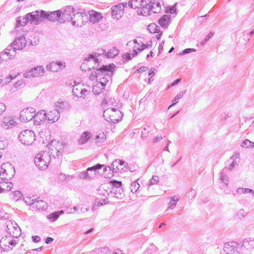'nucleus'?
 <instances>
[{
	"label": "nucleus",
	"mask_w": 254,
	"mask_h": 254,
	"mask_svg": "<svg viewBox=\"0 0 254 254\" xmlns=\"http://www.w3.org/2000/svg\"><path fill=\"white\" fill-rule=\"evenodd\" d=\"M195 50L193 49H187L183 51V53L184 54H188L189 53H190L192 52H194Z\"/></svg>",
	"instance_id": "obj_54"
},
{
	"label": "nucleus",
	"mask_w": 254,
	"mask_h": 254,
	"mask_svg": "<svg viewBox=\"0 0 254 254\" xmlns=\"http://www.w3.org/2000/svg\"><path fill=\"white\" fill-rule=\"evenodd\" d=\"M181 80V79H180V78L176 79L172 83H171V85L168 86V88H169L171 86H174L175 85L178 84Z\"/></svg>",
	"instance_id": "obj_53"
},
{
	"label": "nucleus",
	"mask_w": 254,
	"mask_h": 254,
	"mask_svg": "<svg viewBox=\"0 0 254 254\" xmlns=\"http://www.w3.org/2000/svg\"><path fill=\"white\" fill-rule=\"evenodd\" d=\"M127 3H119L111 8V16L113 19H119L123 15Z\"/></svg>",
	"instance_id": "obj_14"
},
{
	"label": "nucleus",
	"mask_w": 254,
	"mask_h": 254,
	"mask_svg": "<svg viewBox=\"0 0 254 254\" xmlns=\"http://www.w3.org/2000/svg\"><path fill=\"white\" fill-rule=\"evenodd\" d=\"M15 245V242L10 237H3L0 241V247L4 250H8Z\"/></svg>",
	"instance_id": "obj_21"
},
{
	"label": "nucleus",
	"mask_w": 254,
	"mask_h": 254,
	"mask_svg": "<svg viewBox=\"0 0 254 254\" xmlns=\"http://www.w3.org/2000/svg\"><path fill=\"white\" fill-rule=\"evenodd\" d=\"M177 201L175 200L174 199L172 198L170 203L171 206L175 205L176 204Z\"/></svg>",
	"instance_id": "obj_58"
},
{
	"label": "nucleus",
	"mask_w": 254,
	"mask_h": 254,
	"mask_svg": "<svg viewBox=\"0 0 254 254\" xmlns=\"http://www.w3.org/2000/svg\"><path fill=\"white\" fill-rule=\"evenodd\" d=\"M20 74V73L18 71L10 73L4 78V82L5 83H10L11 81L15 79Z\"/></svg>",
	"instance_id": "obj_37"
},
{
	"label": "nucleus",
	"mask_w": 254,
	"mask_h": 254,
	"mask_svg": "<svg viewBox=\"0 0 254 254\" xmlns=\"http://www.w3.org/2000/svg\"><path fill=\"white\" fill-rule=\"evenodd\" d=\"M63 213V211H61L56 212L55 213H52L50 214L48 216V218L49 219H50L53 221H55V220H56L58 219L60 214H62Z\"/></svg>",
	"instance_id": "obj_44"
},
{
	"label": "nucleus",
	"mask_w": 254,
	"mask_h": 254,
	"mask_svg": "<svg viewBox=\"0 0 254 254\" xmlns=\"http://www.w3.org/2000/svg\"><path fill=\"white\" fill-rule=\"evenodd\" d=\"M103 165L97 164L92 167L88 168L87 169V172L85 174L86 178H90L95 175V171L97 170L101 169Z\"/></svg>",
	"instance_id": "obj_31"
},
{
	"label": "nucleus",
	"mask_w": 254,
	"mask_h": 254,
	"mask_svg": "<svg viewBox=\"0 0 254 254\" xmlns=\"http://www.w3.org/2000/svg\"><path fill=\"white\" fill-rule=\"evenodd\" d=\"M176 12V5L168 6L166 9V12L170 14L175 13Z\"/></svg>",
	"instance_id": "obj_49"
},
{
	"label": "nucleus",
	"mask_w": 254,
	"mask_h": 254,
	"mask_svg": "<svg viewBox=\"0 0 254 254\" xmlns=\"http://www.w3.org/2000/svg\"><path fill=\"white\" fill-rule=\"evenodd\" d=\"M115 68V65L113 64L103 65L101 67L98 68L96 71L92 72L90 75V78L91 80L94 79V77H98L99 79L107 78V73H113Z\"/></svg>",
	"instance_id": "obj_3"
},
{
	"label": "nucleus",
	"mask_w": 254,
	"mask_h": 254,
	"mask_svg": "<svg viewBox=\"0 0 254 254\" xmlns=\"http://www.w3.org/2000/svg\"><path fill=\"white\" fill-rule=\"evenodd\" d=\"M155 178V180H158V177L157 176H153V178Z\"/></svg>",
	"instance_id": "obj_63"
},
{
	"label": "nucleus",
	"mask_w": 254,
	"mask_h": 254,
	"mask_svg": "<svg viewBox=\"0 0 254 254\" xmlns=\"http://www.w3.org/2000/svg\"><path fill=\"white\" fill-rule=\"evenodd\" d=\"M137 13L140 15L146 16L149 15L151 11L149 3H148V4H146V1H145V4H143V5L141 6L139 10H137Z\"/></svg>",
	"instance_id": "obj_30"
},
{
	"label": "nucleus",
	"mask_w": 254,
	"mask_h": 254,
	"mask_svg": "<svg viewBox=\"0 0 254 254\" xmlns=\"http://www.w3.org/2000/svg\"><path fill=\"white\" fill-rule=\"evenodd\" d=\"M109 104L116 108L110 107L104 111V117L108 122L113 123H118L123 118V114L120 110L121 105L114 99L109 101Z\"/></svg>",
	"instance_id": "obj_1"
},
{
	"label": "nucleus",
	"mask_w": 254,
	"mask_h": 254,
	"mask_svg": "<svg viewBox=\"0 0 254 254\" xmlns=\"http://www.w3.org/2000/svg\"><path fill=\"white\" fill-rule=\"evenodd\" d=\"M90 133L88 132H83L81 136H80V138L79 139V143L81 144H83L87 142L88 139L90 138Z\"/></svg>",
	"instance_id": "obj_41"
},
{
	"label": "nucleus",
	"mask_w": 254,
	"mask_h": 254,
	"mask_svg": "<svg viewBox=\"0 0 254 254\" xmlns=\"http://www.w3.org/2000/svg\"><path fill=\"white\" fill-rule=\"evenodd\" d=\"M26 85V82L23 79H20L17 80L14 83V87L16 89H20L24 87Z\"/></svg>",
	"instance_id": "obj_43"
},
{
	"label": "nucleus",
	"mask_w": 254,
	"mask_h": 254,
	"mask_svg": "<svg viewBox=\"0 0 254 254\" xmlns=\"http://www.w3.org/2000/svg\"><path fill=\"white\" fill-rule=\"evenodd\" d=\"M6 109L5 105L4 103H0V115H1Z\"/></svg>",
	"instance_id": "obj_52"
},
{
	"label": "nucleus",
	"mask_w": 254,
	"mask_h": 254,
	"mask_svg": "<svg viewBox=\"0 0 254 254\" xmlns=\"http://www.w3.org/2000/svg\"><path fill=\"white\" fill-rule=\"evenodd\" d=\"M22 198V195L19 191H15L12 194V199L14 201L21 200Z\"/></svg>",
	"instance_id": "obj_45"
},
{
	"label": "nucleus",
	"mask_w": 254,
	"mask_h": 254,
	"mask_svg": "<svg viewBox=\"0 0 254 254\" xmlns=\"http://www.w3.org/2000/svg\"><path fill=\"white\" fill-rule=\"evenodd\" d=\"M174 48L172 47L169 51V53H171L174 50Z\"/></svg>",
	"instance_id": "obj_62"
},
{
	"label": "nucleus",
	"mask_w": 254,
	"mask_h": 254,
	"mask_svg": "<svg viewBox=\"0 0 254 254\" xmlns=\"http://www.w3.org/2000/svg\"><path fill=\"white\" fill-rule=\"evenodd\" d=\"M88 20L87 14L85 12H77L73 14L70 21L73 25L81 26L84 23H86Z\"/></svg>",
	"instance_id": "obj_10"
},
{
	"label": "nucleus",
	"mask_w": 254,
	"mask_h": 254,
	"mask_svg": "<svg viewBox=\"0 0 254 254\" xmlns=\"http://www.w3.org/2000/svg\"><path fill=\"white\" fill-rule=\"evenodd\" d=\"M151 46L152 42L151 41H149V43L148 44L145 45L142 44L141 46H140L139 43H137L136 41H134L133 43L130 44L128 46L129 49V52L125 54L123 56L124 58L129 60L137 55L139 51H140L144 49L148 48Z\"/></svg>",
	"instance_id": "obj_4"
},
{
	"label": "nucleus",
	"mask_w": 254,
	"mask_h": 254,
	"mask_svg": "<svg viewBox=\"0 0 254 254\" xmlns=\"http://www.w3.org/2000/svg\"><path fill=\"white\" fill-rule=\"evenodd\" d=\"M7 146V143L6 141H2L0 140V150L5 149Z\"/></svg>",
	"instance_id": "obj_51"
},
{
	"label": "nucleus",
	"mask_w": 254,
	"mask_h": 254,
	"mask_svg": "<svg viewBox=\"0 0 254 254\" xmlns=\"http://www.w3.org/2000/svg\"><path fill=\"white\" fill-rule=\"evenodd\" d=\"M99 55L95 52L89 54L85 57L83 62L81 65L82 70L87 71L94 68L98 63V57Z\"/></svg>",
	"instance_id": "obj_5"
},
{
	"label": "nucleus",
	"mask_w": 254,
	"mask_h": 254,
	"mask_svg": "<svg viewBox=\"0 0 254 254\" xmlns=\"http://www.w3.org/2000/svg\"><path fill=\"white\" fill-rule=\"evenodd\" d=\"M32 238H33V241H34L35 242H38L40 240V237L37 236H33Z\"/></svg>",
	"instance_id": "obj_55"
},
{
	"label": "nucleus",
	"mask_w": 254,
	"mask_h": 254,
	"mask_svg": "<svg viewBox=\"0 0 254 254\" xmlns=\"http://www.w3.org/2000/svg\"><path fill=\"white\" fill-rule=\"evenodd\" d=\"M15 173L14 166L8 162L3 163L0 169V177L2 180H10Z\"/></svg>",
	"instance_id": "obj_6"
},
{
	"label": "nucleus",
	"mask_w": 254,
	"mask_h": 254,
	"mask_svg": "<svg viewBox=\"0 0 254 254\" xmlns=\"http://www.w3.org/2000/svg\"><path fill=\"white\" fill-rule=\"evenodd\" d=\"M15 52L13 50L11 51L10 49H6L2 52L1 55L6 59H10L15 56Z\"/></svg>",
	"instance_id": "obj_38"
},
{
	"label": "nucleus",
	"mask_w": 254,
	"mask_h": 254,
	"mask_svg": "<svg viewBox=\"0 0 254 254\" xmlns=\"http://www.w3.org/2000/svg\"><path fill=\"white\" fill-rule=\"evenodd\" d=\"M158 24L162 27L167 28L171 22L170 15H164L158 20Z\"/></svg>",
	"instance_id": "obj_32"
},
{
	"label": "nucleus",
	"mask_w": 254,
	"mask_h": 254,
	"mask_svg": "<svg viewBox=\"0 0 254 254\" xmlns=\"http://www.w3.org/2000/svg\"><path fill=\"white\" fill-rule=\"evenodd\" d=\"M50 162V157L46 153H39L35 158V164L41 170L46 169Z\"/></svg>",
	"instance_id": "obj_8"
},
{
	"label": "nucleus",
	"mask_w": 254,
	"mask_h": 254,
	"mask_svg": "<svg viewBox=\"0 0 254 254\" xmlns=\"http://www.w3.org/2000/svg\"><path fill=\"white\" fill-rule=\"evenodd\" d=\"M26 45V40L25 37L21 36L16 38L14 41L11 44L10 48L14 51L22 50Z\"/></svg>",
	"instance_id": "obj_17"
},
{
	"label": "nucleus",
	"mask_w": 254,
	"mask_h": 254,
	"mask_svg": "<svg viewBox=\"0 0 254 254\" xmlns=\"http://www.w3.org/2000/svg\"><path fill=\"white\" fill-rule=\"evenodd\" d=\"M151 74H153V75H154V69H150L149 70V71H148V73H147V75H150Z\"/></svg>",
	"instance_id": "obj_59"
},
{
	"label": "nucleus",
	"mask_w": 254,
	"mask_h": 254,
	"mask_svg": "<svg viewBox=\"0 0 254 254\" xmlns=\"http://www.w3.org/2000/svg\"><path fill=\"white\" fill-rule=\"evenodd\" d=\"M145 1L144 0H131L128 2V4L130 7L139 10L145 4Z\"/></svg>",
	"instance_id": "obj_34"
},
{
	"label": "nucleus",
	"mask_w": 254,
	"mask_h": 254,
	"mask_svg": "<svg viewBox=\"0 0 254 254\" xmlns=\"http://www.w3.org/2000/svg\"><path fill=\"white\" fill-rule=\"evenodd\" d=\"M109 195V193L106 192V194L104 198H102L101 196V194H99V197L96 200L94 204L93 205V207L95 208L96 207L101 206L103 204H105L107 203L108 198L107 196Z\"/></svg>",
	"instance_id": "obj_33"
},
{
	"label": "nucleus",
	"mask_w": 254,
	"mask_h": 254,
	"mask_svg": "<svg viewBox=\"0 0 254 254\" xmlns=\"http://www.w3.org/2000/svg\"><path fill=\"white\" fill-rule=\"evenodd\" d=\"M65 67V63L60 61L53 62L47 65V69L52 72H58Z\"/></svg>",
	"instance_id": "obj_20"
},
{
	"label": "nucleus",
	"mask_w": 254,
	"mask_h": 254,
	"mask_svg": "<svg viewBox=\"0 0 254 254\" xmlns=\"http://www.w3.org/2000/svg\"><path fill=\"white\" fill-rule=\"evenodd\" d=\"M46 112L44 110H41L36 112H35V115L32 119V121L35 125H40L45 120L46 117Z\"/></svg>",
	"instance_id": "obj_26"
},
{
	"label": "nucleus",
	"mask_w": 254,
	"mask_h": 254,
	"mask_svg": "<svg viewBox=\"0 0 254 254\" xmlns=\"http://www.w3.org/2000/svg\"><path fill=\"white\" fill-rule=\"evenodd\" d=\"M139 185L138 183L137 182V181H135L133 182L130 186V191L134 193L137 191V190L139 189Z\"/></svg>",
	"instance_id": "obj_47"
},
{
	"label": "nucleus",
	"mask_w": 254,
	"mask_h": 254,
	"mask_svg": "<svg viewBox=\"0 0 254 254\" xmlns=\"http://www.w3.org/2000/svg\"><path fill=\"white\" fill-rule=\"evenodd\" d=\"M125 166V162L120 160H117L112 164V169L115 171L122 170Z\"/></svg>",
	"instance_id": "obj_36"
},
{
	"label": "nucleus",
	"mask_w": 254,
	"mask_h": 254,
	"mask_svg": "<svg viewBox=\"0 0 254 254\" xmlns=\"http://www.w3.org/2000/svg\"><path fill=\"white\" fill-rule=\"evenodd\" d=\"M13 187L11 182L8 181L0 182V193H6L10 191Z\"/></svg>",
	"instance_id": "obj_28"
},
{
	"label": "nucleus",
	"mask_w": 254,
	"mask_h": 254,
	"mask_svg": "<svg viewBox=\"0 0 254 254\" xmlns=\"http://www.w3.org/2000/svg\"><path fill=\"white\" fill-rule=\"evenodd\" d=\"M88 20L92 23H96L103 19V16L100 12L94 10H90L88 12Z\"/></svg>",
	"instance_id": "obj_22"
},
{
	"label": "nucleus",
	"mask_w": 254,
	"mask_h": 254,
	"mask_svg": "<svg viewBox=\"0 0 254 254\" xmlns=\"http://www.w3.org/2000/svg\"><path fill=\"white\" fill-rule=\"evenodd\" d=\"M149 3L151 11L154 13H157L160 11L161 5L163 4V2L162 0H157L150 1Z\"/></svg>",
	"instance_id": "obj_29"
},
{
	"label": "nucleus",
	"mask_w": 254,
	"mask_h": 254,
	"mask_svg": "<svg viewBox=\"0 0 254 254\" xmlns=\"http://www.w3.org/2000/svg\"><path fill=\"white\" fill-rule=\"evenodd\" d=\"M49 148L51 151L52 153H58L61 151L63 148V144L56 140H52L51 141L49 145Z\"/></svg>",
	"instance_id": "obj_27"
},
{
	"label": "nucleus",
	"mask_w": 254,
	"mask_h": 254,
	"mask_svg": "<svg viewBox=\"0 0 254 254\" xmlns=\"http://www.w3.org/2000/svg\"><path fill=\"white\" fill-rule=\"evenodd\" d=\"M110 184H112L113 187L116 188H120L122 185V183L121 181H118L116 180L110 181Z\"/></svg>",
	"instance_id": "obj_50"
},
{
	"label": "nucleus",
	"mask_w": 254,
	"mask_h": 254,
	"mask_svg": "<svg viewBox=\"0 0 254 254\" xmlns=\"http://www.w3.org/2000/svg\"><path fill=\"white\" fill-rule=\"evenodd\" d=\"M35 111L36 109L33 107H27L23 109L20 113V121L26 123L32 120Z\"/></svg>",
	"instance_id": "obj_11"
},
{
	"label": "nucleus",
	"mask_w": 254,
	"mask_h": 254,
	"mask_svg": "<svg viewBox=\"0 0 254 254\" xmlns=\"http://www.w3.org/2000/svg\"><path fill=\"white\" fill-rule=\"evenodd\" d=\"M237 192L239 193H252L253 194H254V191L249 189L240 188L237 190Z\"/></svg>",
	"instance_id": "obj_48"
},
{
	"label": "nucleus",
	"mask_w": 254,
	"mask_h": 254,
	"mask_svg": "<svg viewBox=\"0 0 254 254\" xmlns=\"http://www.w3.org/2000/svg\"><path fill=\"white\" fill-rule=\"evenodd\" d=\"M45 72V69L43 66H36L27 71L23 75L24 78H35L43 75Z\"/></svg>",
	"instance_id": "obj_12"
},
{
	"label": "nucleus",
	"mask_w": 254,
	"mask_h": 254,
	"mask_svg": "<svg viewBox=\"0 0 254 254\" xmlns=\"http://www.w3.org/2000/svg\"><path fill=\"white\" fill-rule=\"evenodd\" d=\"M114 170L111 167H107L104 170L103 176L106 178L110 179L114 176Z\"/></svg>",
	"instance_id": "obj_39"
},
{
	"label": "nucleus",
	"mask_w": 254,
	"mask_h": 254,
	"mask_svg": "<svg viewBox=\"0 0 254 254\" xmlns=\"http://www.w3.org/2000/svg\"><path fill=\"white\" fill-rule=\"evenodd\" d=\"M89 86L87 84L81 83L75 84L72 90V95L78 99L89 101Z\"/></svg>",
	"instance_id": "obj_2"
},
{
	"label": "nucleus",
	"mask_w": 254,
	"mask_h": 254,
	"mask_svg": "<svg viewBox=\"0 0 254 254\" xmlns=\"http://www.w3.org/2000/svg\"><path fill=\"white\" fill-rule=\"evenodd\" d=\"M29 20V17L28 16V13L25 16H20L17 19L16 26H24L27 24V23L28 22V21Z\"/></svg>",
	"instance_id": "obj_35"
},
{
	"label": "nucleus",
	"mask_w": 254,
	"mask_h": 254,
	"mask_svg": "<svg viewBox=\"0 0 254 254\" xmlns=\"http://www.w3.org/2000/svg\"><path fill=\"white\" fill-rule=\"evenodd\" d=\"M238 244L234 242L226 243L223 245L224 251L228 254H234L237 252Z\"/></svg>",
	"instance_id": "obj_23"
},
{
	"label": "nucleus",
	"mask_w": 254,
	"mask_h": 254,
	"mask_svg": "<svg viewBox=\"0 0 254 254\" xmlns=\"http://www.w3.org/2000/svg\"><path fill=\"white\" fill-rule=\"evenodd\" d=\"M16 124L15 119L11 117H5L3 118L1 127L3 131H6L12 128Z\"/></svg>",
	"instance_id": "obj_19"
},
{
	"label": "nucleus",
	"mask_w": 254,
	"mask_h": 254,
	"mask_svg": "<svg viewBox=\"0 0 254 254\" xmlns=\"http://www.w3.org/2000/svg\"><path fill=\"white\" fill-rule=\"evenodd\" d=\"M58 109H53L46 113V118L49 121L55 122L58 121L60 117V111H64L67 109L66 104L63 102L59 103L58 105Z\"/></svg>",
	"instance_id": "obj_7"
},
{
	"label": "nucleus",
	"mask_w": 254,
	"mask_h": 254,
	"mask_svg": "<svg viewBox=\"0 0 254 254\" xmlns=\"http://www.w3.org/2000/svg\"><path fill=\"white\" fill-rule=\"evenodd\" d=\"M25 201L28 205H33V207L39 211H45L48 208L47 203L42 200H31L29 197H27L25 198Z\"/></svg>",
	"instance_id": "obj_16"
},
{
	"label": "nucleus",
	"mask_w": 254,
	"mask_h": 254,
	"mask_svg": "<svg viewBox=\"0 0 254 254\" xmlns=\"http://www.w3.org/2000/svg\"><path fill=\"white\" fill-rule=\"evenodd\" d=\"M7 232L13 237L17 238L20 234V228L17 223L11 220L6 222Z\"/></svg>",
	"instance_id": "obj_15"
},
{
	"label": "nucleus",
	"mask_w": 254,
	"mask_h": 254,
	"mask_svg": "<svg viewBox=\"0 0 254 254\" xmlns=\"http://www.w3.org/2000/svg\"><path fill=\"white\" fill-rule=\"evenodd\" d=\"M53 241V239L51 238V237H48L46 240V244H49V243H50L51 242H52Z\"/></svg>",
	"instance_id": "obj_56"
},
{
	"label": "nucleus",
	"mask_w": 254,
	"mask_h": 254,
	"mask_svg": "<svg viewBox=\"0 0 254 254\" xmlns=\"http://www.w3.org/2000/svg\"><path fill=\"white\" fill-rule=\"evenodd\" d=\"M119 54V51L115 47L110 49L106 53V56L110 58H113Z\"/></svg>",
	"instance_id": "obj_40"
},
{
	"label": "nucleus",
	"mask_w": 254,
	"mask_h": 254,
	"mask_svg": "<svg viewBox=\"0 0 254 254\" xmlns=\"http://www.w3.org/2000/svg\"><path fill=\"white\" fill-rule=\"evenodd\" d=\"M243 245L247 249H254V239H249V240H247L244 242Z\"/></svg>",
	"instance_id": "obj_42"
},
{
	"label": "nucleus",
	"mask_w": 254,
	"mask_h": 254,
	"mask_svg": "<svg viewBox=\"0 0 254 254\" xmlns=\"http://www.w3.org/2000/svg\"><path fill=\"white\" fill-rule=\"evenodd\" d=\"M45 11H35L28 13L29 21L34 24H38L42 19H45Z\"/></svg>",
	"instance_id": "obj_18"
},
{
	"label": "nucleus",
	"mask_w": 254,
	"mask_h": 254,
	"mask_svg": "<svg viewBox=\"0 0 254 254\" xmlns=\"http://www.w3.org/2000/svg\"><path fill=\"white\" fill-rule=\"evenodd\" d=\"M149 32L155 34L157 40H160L162 35V32L160 30V27L155 23H150L147 27Z\"/></svg>",
	"instance_id": "obj_24"
},
{
	"label": "nucleus",
	"mask_w": 254,
	"mask_h": 254,
	"mask_svg": "<svg viewBox=\"0 0 254 254\" xmlns=\"http://www.w3.org/2000/svg\"><path fill=\"white\" fill-rule=\"evenodd\" d=\"M94 79H96V81L93 83L92 90L95 94L98 95L103 92L108 80V78L99 79L98 77H94Z\"/></svg>",
	"instance_id": "obj_13"
},
{
	"label": "nucleus",
	"mask_w": 254,
	"mask_h": 254,
	"mask_svg": "<svg viewBox=\"0 0 254 254\" xmlns=\"http://www.w3.org/2000/svg\"><path fill=\"white\" fill-rule=\"evenodd\" d=\"M92 229H90L89 230L87 231L86 232V234H87V233H88L89 232H90L92 231Z\"/></svg>",
	"instance_id": "obj_64"
},
{
	"label": "nucleus",
	"mask_w": 254,
	"mask_h": 254,
	"mask_svg": "<svg viewBox=\"0 0 254 254\" xmlns=\"http://www.w3.org/2000/svg\"><path fill=\"white\" fill-rule=\"evenodd\" d=\"M72 10H73L72 8L69 7L66 10V11L71 12L72 11Z\"/></svg>",
	"instance_id": "obj_61"
},
{
	"label": "nucleus",
	"mask_w": 254,
	"mask_h": 254,
	"mask_svg": "<svg viewBox=\"0 0 254 254\" xmlns=\"http://www.w3.org/2000/svg\"><path fill=\"white\" fill-rule=\"evenodd\" d=\"M113 254H123L121 251H119L118 252L114 253Z\"/></svg>",
	"instance_id": "obj_60"
},
{
	"label": "nucleus",
	"mask_w": 254,
	"mask_h": 254,
	"mask_svg": "<svg viewBox=\"0 0 254 254\" xmlns=\"http://www.w3.org/2000/svg\"><path fill=\"white\" fill-rule=\"evenodd\" d=\"M147 69V68L146 67H142L139 68L137 71L138 72H140L142 71H145Z\"/></svg>",
	"instance_id": "obj_57"
},
{
	"label": "nucleus",
	"mask_w": 254,
	"mask_h": 254,
	"mask_svg": "<svg viewBox=\"0 0 254 254\" xmlns=\"http://www.w3.org/2000/svg\"><path fill=\"white\" fill-rule=\"evenodd\" d=\"M242 146L244 148L254 147V142H251L248 139H245L242 143Z\"/></svg>",
	"instance_id": "obj_46"
},
{
	"label": "nucleus",
	"mask_w": 254,
	"mask_h": 254,
	"mask_svg": "<svg viewBox=\"0 0 254 254\" xmlns=\"http://www.w3.org/2000/svg\"><path fill=\"white\" fill-rule=\"evenodd\" d=\"M45 19L52 21H55L60 20L62 16V12L59 11L47 12L45 11Z\"/></svg>",
	"instance_id": "obj_25"
},
{
	"label": "nucleus",
	"mask_w": 254,
	"mask_h": 254,
	"mask_svg": "<svg viewBox=\"0 0 254 254\" xmlns=\"http://www.w3.org/2000/svg\"><path fill=\"white\" fill-rule=\"evenodd\" d=\"M19 139L23 144L30 145L35 139V134L34 131L26 129L20 133Z\"/></svg>",
	"instance_id": "obj_9"
}]
</instances>
